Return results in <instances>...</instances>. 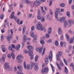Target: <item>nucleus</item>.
<instances>
[{
  "mask_svg": "<svg viewBox=\"0 0 74 74\" xmlns=\"http://www.w3.org/2000/svg\"><path fill=\"white\" fill-rule=\"evenodd\" d=\"M36 28L38 30H44V31H45L46 29H44L43 26L41 24V23L39 22L37 24H36L35 26Z\"/></svg>",
  "mask_w": 74,
  "mask_h": 74,
  "instance_id": "obj_1",
  "label": "nucleus"
},
{
  "mask_svg": "<svg viewBox=\"0 0 74 74\" xmlns=\"http://www.w3.org/2000/svg\"><path fill=\"white\" fill-rule=\"evenodd\" d=\"M24 67L25 69H26L28 70H32L33 69V67L30 64H28L26 66V62H24L23 63Z\"/></svg>",
  "mask_w": 74,
  "mask_h": 74,
  "instance_id": "obj_2",
  "label": "nucleus"
},
{
  "mask_svg": "<svg viewBox=\"0 0 74 74\" xmlns=\"http://www.w3.org/2000/svg\"><path fill=\"white\" fill-rule=\"evenodd\" d=\"M48 71H49L48 68H44L41 70V73L42 74H47L48 73Z\"/></svg>",
  "mask_w": 74,
  "mask_h": 74,
  "instance_id": "obj_3",
  "label": "nucleus"
},
{
  "mask_svg": "<svg viewBox=\"0 0 74 74\" xmlns=\"http://www.w3.org/2000/svg\"><path fill=\"white\" fill-rule=\"evenodd\" d=\"M60 9L59 8H58L56 9V11L55 13V16L56 18H58V13H60Z\"/></svg>",
  "mask_w": 74,
  "mask_h": 74,
  "instance_id": "obj_4",
  "label": "nucleus"
},
{
  "mask_svg": "<svg viewBox=\"0 0 74 74\" xmlns=\"http://www.w3.org/2000/svg\"><path fill=\"white\" fill-rule=\"evenodd\" d=\"M58 54L56 55L57 57V60L59 61L60 60V57L62 55V52L59 51L58 53Z\"/></svg>",
  "mask_w": 74,
  "mask_h": 74,
  "instance_id": "obj_5",
  "label": "nucleus"
},
{
  "mask_svg": "<svg viewBox=\"0 0 74 74\" xmlns=\"http://www.w3.org/2000/svg\"><path fill=\"white\" fill-rule=\"evenodd\" d=\"M15 14V12H12L11 15V16L10 17V19H14V20H16L17 18V16H14V15Z\"/></svg>",
  "mask_w": 74,
  "mask_h": 74,
  "instance_id": "obj_6",
  "label": "nucleus"
},
{
  "mask_svg": "<svg viewBox=\"0 0 74 74\" xmlns=\"http://www.w3.org/2000/svg\"><path fill=\"white\" fill-rule=\"evenodd\" d=\"M69 24L68 26L69 27H71L72 25V24H74V21L71 19L68 20Z\"/></svg>",
  "mask_w": 74,
  "mask_h": 74,
  "instance_id": "obj_7",
  "label": "nucleus"
},
{
  "mask_svg": "<svg viewBox=\"0 0 74 74\" xmlns=\"http://www.w3.org/2000/svg\"><path fill=\"white\" fill-rule=\"evenodd\" d=\"M29 55L30 56L31 60H32L34 58V57L33 55V51H29L28 52Z\"/></svg>",
  "mask_w": 74,
  "mask_h": 74,
  "instance_id": "obj_8",
  "label": "nucleus"
},
{
  "mask_svg": "<svg viewBox=\"0 0 74 74\" xmlns=\"http://www.w3.org/2000/svg\"><path fill=\"white\" fill-rule=\"evenodd\" d=\"M5 69H8V70L10 69V66H9V63L6 62L5 63L4 66Z\"/></svg>",
  "mask_w": 74,
  "mask_h": 74,
  "instance_id": "obj_9",
  "label": "nucleus"
},
{
  "mask_svg": "<svg viewBox=\"0 0 74 74\" xmlns=\"http://www.w3.org/2000/svg\"><path fill=\"white\" fill-rule=\"evenodd\" d=\"M48 58L50 60V62H51L52 59V51H50L49 55L48 56Z\"/></svg>",
  "mask_w": 74,
  "mask_h": 74,
  "instance_id": "obj_10",
  "label": "nucleus"
},
{
  "mask_svg": "<svg viewBox=\"0 0 74 74\" xmlns=\"http://www.w3.org/2000/svg\"><path fill=\"white\" fill-rule=\"evenodd\" d=\"M65 19V17H62L59 19V18H57V20L58 21H60L61 22H62L63 21H64Z\"/></svg>",
  "mask_w": 74,
  "mask_h": 74,
  "instance_id": "obj_11",
  "label": "nucleus"
},
{
  "mask_svg": "<svg viewBox=\"0 0 74 74\" xmlns=\"http://www.w3.org/2000/svg\"><path fill=\"white\" fill-rule=\"evenodd\" d=\"M36 50L39 53H41L42 52V48L40 47L36 48Z\"/></svg>",
  "mask_w": 74,
  "mask_h": 74,
  "instance_id": "obj_12",
  "label": "nucleus"
},
{
  "mask_svg": "<svg viewBox=\"0 0 74 74\" xmlns=\"http://www.w3.org/2000/svg\"><path fill=\"white\" fill-rule=\"evenodd\" d=\"M1 49H2L3 52H5L6 49L5 48V46L4 45H2L1 47Z\"/></svg>",
  "mask_w": 74,
  "mask_h": 74,
  "instance_id": "obj_13",
  "label": "nucleus"
},
{
  "mask_svg": "<svg viewBox=\"0 0 74 74\" xmlns=\"http://www.w3.org/2000/svg\"><path fill=\"white\" fill-rule=\"evenodd\" d=\"M17 68L18 70L20 69V71L21 72H22V71H23V69L22 68V66H18L17 67Z\"/></svg>",
  "mask_w": 74,
  "mask_h": 74,
  "instance_id": "obj_14",
  "label": "nucleus"
},
{
  "mask_svg": "<svg viewBox=\"0 0 74 74\" xmlns=\"http://www.w3.org/2000/svg\"><path fill=\"white\" fill-rule=\"evenodd\" d=\"M33 69L34 70H35V71H38V69H39V68L38 66L35 65Z\"/></svg>",
  "mask_w": 74,
  "mask_h": 74,
  "instance_id": "obj_15",
  "label": "nucleus"
},
{
  "mask_svg": "<svg viewBox=\"0 0 74 74\" xmlns=\"http://www.w3.org/2000/svg\"><path fill=\"white\" fill-rule=\"evenodd\" d=\"M7 39L8 41V42L9 43H11V40H10V39H12V37L11 36H7Z\"/></svg>",
  "mask_w": 74,
  "mask_h": 74,
  "instance_id": "obj_16",
  "label": "nucleus"
},
{
  "mask_svg": "<svg viewBox=\"0 0 74 74\" xmlns=\"http://www.w3.org/2000/svg\"><path fill=\"white\" fill-rule=\"evenodd\" d=\"M58 33L59 35H60L62 34V29L60 27H59L58 29Z\"/></svg>",
  "mask_w": 74,
  "mask_h": 74,
  "instance_id": "obj_17",
  "label": "nucleus"
},
{
  "mask_svg": "<svg viewBox=\"0 0 74 74\" xmlns=\"http://www.w3.org/2000/svg\"><path fill=\"white\" fill-rule=\"evenodd\" d=\"M64 71L65 73H69V70H68V69H67V68L66 66L64 67Z\"/></svg>",
  "mask_w": 74,
  "mask_h": 74,
  "instance_id": "obj_18",
  "label": "nucleus"
},
{
  "mask_svg": "<svg viewBox=\"0 0 74 74\" xmlns=\"http://www.w3.org/2000/svg\"><path fill=\"white\" fill-rule=\"evenodd\" d=\"M23 40H24V41H26V40H27V36H26L25 35H24L23 36Z\"/></svg>",
  "mask_w": 74,
  "mask_h": 74,
  "instance_id": "obj_19",
  "label": "nucleus"
},
{
  "mask_svg": "<svg viewBox=\"0 0 74 74\" xmlns=\"http://www.w3.org/2000/svg\"><path fill=\"white\" fill-rule=\"evenodd\" d=\"M52 32V28L51 27H49L48 29V33L50 34Z\"/></svg>",
  "mask_w": 74,
  "mask_h": 74,
  "instance_id": "obj_20",
  "label": "nucleus"
},
{
  "mask_svg": "<svg viewBox=\"0 0 74 74\" xmlns=\"http://www.w3.org/2000/svg\"><path fill=\"white\" fill-rule=\"evenodd\" d=\"M26 27H23L22 29V34H25V30H26Z\"/></svg>",
  "mask_w": 74,
  "mask_h": 74,
  "instance_id": "obj_21",
  "label": "nucleus"
},
{
  "mask_svg": "<svg viewBox=\"0 0 74 74\" xmlns=\"http://www.w3.org/2000/svg\"><path fill=\"white\" fill-rule=\"evenodd\" d=\"M11 56L13 59H15V56L14 53H11Z\"/></svg>",
  "mask_w": 74,
  "mask_h": 74,
  "instance_id": "obj_22",
  "label": "nucleus"
},
{
  "mask_svg": "<svg viewBox=\"0 0 74 74\" xmlns=\"http://www.w3.org/2000/svg\"><path fill=\"white\" fill-rule=\"evenodd\" d=\"M39 3H40L38 2L37 1H35L34 2L35 5L36 6H38V5H39Z\"/></svg>",
  "mask_w": 74,
  "mask_h": 74,
  "instance_id": "obj_23",
  "label": "nucleus"
},
{
  "mask_svg": "<svg viewBox=\"0 0 74 74\" xmlns=\"http://www.w3.org/2000/svg\"><path fill=\"white\" fill-rule=\"evenodd\" d=\"M30 36L32 37H34V32H31L30 33Z\"/></svg>",
  "mask_w": 74,
  "mask_h": 74,
  "instance_id": "obj_24",
  "label": "nucleus"
},
{
  "mask_svg": "<svg viewBox=\"0 0 74 74\" xmlns=\"http://www.w3.org/2000/svg\"><path fill=\"white\" fill-rule=\"evenodd\" d=\"M64 27H66L67 26V25H68V23L66 21H65L64 22Z\"/></svg>",
  "mask_w": 74,
  "mask_h": 74,
  "instance_id": "obj_25",
  "label": "nucleus"
},
{
  "mask_svg": "<svg viewBox=\"0 0 74 74\" xmlns=\"http://www.w3.org/2000/svg\"><path fill=\"white\" fill-rule=\"evenodd\" d=\"M41 21L42 22H44L45 21V17H42L41 19H40Z\"/></svg>",
  "mask_w": 74,
  "mask_h": 74,
  "instance_id": "obj_26",
  "label": "nucleus"
},
{
  "mask_svg": "<svg viewBox=\"0 0 74 74\" xmlns=\"http://www.w3.org/2000/svg\"><path fill=\"white\" fill-rule=\"evenodd\" d=\"M37 18L39 20H41V14H38L37 16Z\"/></svg>",
  "mask_w": 74,
  "mask_h": 74,
  "instance_id": "obj_27",
  "label": "nucleus"
},
{
  "mask_svg": "<svg viewBox=\"0 0 74 74\" xmlns=\"http://www.w3.org/2000/svg\"><path fill=\"white\" fill-rule=\"evenodd\" d=\"M20 47H21V45H18L16 46V50H19L20 49Z\"/></svg>",
  "mask_w": 74,
  "mask_h": 74,
  "instance_id": "obj_28",
  "label": "nucleus"
},
{
  "mask_svg": "<svg viewBox=\"0 0 74 74\" xmlns=\"http://www.w3.org/2000/svg\"><path fill=\"white\" fill-rule=\"evenodd\" d=\"M23 1H25L26 2V3H27V4H29L31 3V2L29 1V0H23Z\"/></svg>",
  "mask_w": 74,
  "mask_h": 74,
  "instance_id": "obj_29",
  "label": "nucleus"
},
{
  "mask_svg": "<svg viewBox=\"0 0 74 74\" xmlns=\"http://www.w3.org/2000/svg\"><path fill=\"white\" fill-rule=\"evenodd\" d=\"M51 66L52 69V71L53 73L55 72V68H54V66L52 65V64H51Z\"/></svg>",
  "mask_w": 74,
  "mask_h": 74,
  "instance_id": "obj_30",
  "label": "nucleus"
},
{
  "mask_svg": "<svg viewBox=\"0 0 74 74\" xmlns=\"http://www.w3.org/2000/svg\"><path fill=\"white\" fill-rule=\"evenodd\" d=\"M48 58H46L45 59V64H47L48 63Z\"/></svg>",
  "mask_w": 74,
  "mask_h": 74,
  "instance_id": "obj_31",
  "label": "nucleus"
},
{
  "mask_svg": "<svg viewBox=\"0 0 74 74\" xmlns=\"http://www.w3.org/2000/svg\"><path fill=\"white\" fill-rule=\"evenodd\" d=\"M65 36H66V38H67V41H69V40L70 39L69 35H68V34H65Z\"/></svg>",
  "mask_w": 74,
  "mask_h": 74,
  "instance_id": "obj_32",
  "label": "nucleus"
},
{
  "mask_svg": "<svg viewBox=\"0 0 74 74\" xmlns=\"http://www.w3.org/2000/svg\"><path fill=\"white\" fill-rule=\"evenodd\" d=\"M28 49L29 50V51H31V49H32V46L30 45H29L28 46Z\"/></svg>",
  "mask_w": 74,
  "mask_h": 74,
  "instance_id": "obj_33",
  "label": "nucleus"
},
{
  "mask_svg": "<svg viewBox=\"0 0 74 74\" xmlns=\"http://www.w3.org/2000/svg\"><path fill=\"white\" fill-rule=\"evenodd\" d=\"M21 58H22V55L20 54L19 55H18L17 58V59H18V60H19V59H21Z\"/></svg>",
  "mask_w": 74,
  "mask_h": 74,
  "instance_id": "obj_34",
  "label": "nucleus"
},
{
  "mask_svg": "<svg viewBox=\"0 0 74 74\" xmlns=\"http://www.w3.org/2000/svg\"><path fill=\"white\" fill-rule=\"evenodd\" d=\"M30 63L31 64V65L32 66V68H33V66H34L35 65V63L34 62H33L32 61Z\"/></svg>",
  "mask_w": 74,
  "mask_h": 74,
  "instance_id": "obj_35",
  "label": "nucleus"
},
{
  "mask_svg": "<svg viewBox=\"0 0 74 74\" xmlns=\"http://www.w3.org/2000/svg\"><path fill=\"white\" fill-rule=\"evenodd\" d=\"M73 40H74V39H73V38H71L69 40V42L70 44H71L73 43Z\"/></svg>",
  "mask_w": 74,
  "mask_h": 74,
  "instance_id": "obj_36",
  "label": "nucleus"
},
{
  "mask_svg": "<svg viewBox=\"0 0 74 74\" xmlns=\"http://www.w3.org/2000/svg\"><path fill=\"white\" fill-rule=\"evenodd\" d=\"M66 15L67 16H68V17H70V14L69 12L68 11L66 12Z\"/></svg>",
  "mask_w": 74,
  "mask_h": 74,
  "instance_id": "obj_37",
  "label": "nucleus"
},
{
  "mask_svg": "<svg viewBox=\"0 0 74 74\" xmlns=\"http://www.w3.org/2000/svg\"><path fill=\"white\" fill-rule=\"evenodd\" d=\"M63 60L66 65L67 66V65H68V64L67 63V61H66V59H65L64 58Z\"/></svg>",
  "mask_w": 74,
  "mask_h": 74,
  "instance_id": "obj_38",
  "label": "nucleus"
},
{
  "mask_svg": "<svg viewBox=\"0 0 74 74\" xmlns=\"http://www.w3.org/2000/svg\"><path fill=\"white\" fill-rule=\"evenodd\" d=\"M60 65L61 66H62V67H63V66H64L63 63V62L62 61H60Z\"/></svg>",
  "mask_w": 74,
  "mask_h": 74,
  "instance_id": "obj_39",
  "label": "nucleus"
},
{
  "mask_svg": "<svg viewBox=\"0 0 74 74\" xmlns=\"http://www.w3.org/2000/svg\"><path fill=\"white\" fill-rule=\"evenodd\" d=\"M65 5V4L64 3H62L61 4H60V6L62 7H64Z\"/></svg>",
  "mask_w": 74,
  "mask_h": 74,
  "instance_id": "obj_40",
  "label": "nucleus"
},
{
  "mask_svg": "<svg viewBox=\"0 0 74 74\" xmlns=\"http://www.w3.org/2000/svg\"><path fill=\"white\" fill-rule=\"evenodd\" d=\"M23 52L24 53H28V51L26 49H25L23 50Z\"/></svg>",
  "mask_w": 74,
  "mask_h": 74,
  "instance_id": "obj_41",
  "label": "nucleus"
},
{
  "mask_svg": "<svg viewBox=\"0 0 74 74\" xmlns=\"http://www.w3.org/2000/svg\"><path fill=\"white\" fill-rule=\"evenodd\" d=\"M55 45L56 46H58V45H59L58 41H56L55 42Z\"/></svg>",
  "mask_w": 74,
  "mask_h": 74,
  "instance_id": "obj_42",
  "label": "nucleus"
},
{
  "mask_svg": "<svg viewBox=\"0 0 74 74\" xmlns=\"http://www.w3.org/2000/svg\"><path fill=\"white\" fill-rule=\"evenodd\" d=\"M48 43H51L52 42V39H50L49 40L47 41Z\"/></svg>",
  "mask_w": 74,
  "mask_h": 74,
  "instance_id": "obj_43",
  "label": "nucleus"
},
{
  "mask_svg": "<svg viewBox=\"0 0 74 74\" xmlns=\"http://www.w3.org/2000/svg\"><path fill=\"white\" fill-rule=\"evenodd\" d=\"M49 16V15H47V19H48V20H51V17H50Z\"/></svg>",
  "mask_w": 74,
  "mask_h": 74,
  "instance_id": "obj_44",
  "label": "nucleus"
},
{
  "mask_svg": "<svg viewBox=\"0 0 74 74\" xmlns=\"http://www.w3.org/2000/svg\"><path fill=\"white\" fill-rule=\"evenodd\" d=\"M1 60H2L1 62L3 63H4V61L5 60V58H3V57H2L1 58Z\"/></svg>",
  "mask_w": 74,
  "mask_h": 74,
  "instance_id": "obj_45",
  "label": "nucleus"
},
{
  "mask_svg": "<svg viewBox=\"0 0 74 74\" xmlns=\"http://www.w3.org/2000/svg\"><path fill=\"white\" fill-rule=\"evenodd\" d=\"M18 62L19 63H22V60L21 59L18 60Z\"/></svg>",
  "mask_w": 74,
  "mask_h": 74,
  "instance_id": "obj_46",
  "label": "nucleus"
},
{
  "mask_svg": "<svg viewBox=\"0 0 74 74\" xmlns=\"http://www.w3.org/2000/svg\"><path fill=\"white\" fill-rule=\"evenodd\" d=\"M11 47L12 48H14V49H15L16 48V46L14 44L12 45Z\"/></svg>",
  "mask_w": 74,
  "mask_h": 74,
  "instance_id": "obj_47",
  "label": "nucleus"
},
{
  "mask_svg": "<svg viewBox=\"0 0 74 74\" xmlns=\"http://www.w3.org/2000/svg\"><path fill=\"white\" fill-rule=\"evenodd\" d=\"M45 48H44L42 53V55H44V53H45Z\"/></svg>",
  "mask_w": 74,
  "mask_h": 74,
  "instance_id": "obj_48",
  "label": "nucleus"
},
{
  "mask_svg": "<svg viewBox=\"0 0 74 74\" xmlns=\"http://www.w3.org/2000/svg\"><path fill=\"white\" fill-rule=\"evenodd\" d=\"M60 38L61 40H63V39H64V37H63V35H61Z\"/></svg>",
  "mask_w": 74,
  "mask_h": 74,
  "instance_id": "obj_49",
  "label": "nucleus"
},
{
  "mask_svg": "<svg viewBox=\"0 0 74 74\" xmlns=\"http://www.w3.org/2000/svg\"><path fill=\"white\" fill-rule=\"evenodd\" d=\"M10 32L12 36H13V29H10Z\"/></svg>",
  "mask_w": 74,
  "mask_h": 74,
  "instance_id": "obj_50",
  "label": "nucleus"
},
{
  "mask_svg": "<svg viewBox=\"0 0 74 74\" xmlns=\"http://www.w3.org/2000/svg\"><path fill=\"white\" fill-rule=\"evenodd\" d=\"M45 36L47 38H48L49 37V35L48 34H45Z\"/></svg>",
  "mask_w": 74,
  "mask_h": 74,
  "instance_id": "obj_51",
  "label": "nucleus"
},
{
  "mask_svg": "<svg viewBox=\"0 0 74 74\" xmlns=\"http://www.w3.org/2000/svg\"><path fill=\"white\" fill-rule=\"evenodd\" d=\"M19 18H17V21H16V22H17V24H18V25H19Z\"/></svg>",
  "mask_w": 74,
  "mask_h": 74,
  "instance_id": "obj_52",
  "label": "nucleus"
},
{
  "mask_svg": "<svg viewBox=\"0 0 74 74\" xmlns=\"http://www.w3.org/2000/svg\"><path fill=\"white\" fill-rule=\"evenodd\" d=\"M52 0H50L49 1V6H51V5H52Z\"/></svg>",
  "mask_w": 74,
  "mask_h": 74,
  "instance_id": "obj_53",
  "label": "nucleus"
},
{
  "mask_svg": "<svg viewBox=\"0 0 74 74\" xmlns=\"http://www.w3.org/2000/svg\"><path fill=\"white\" fill-rule=\"evenodd\" d=\"M35 29V27H34V26H32V27L31 28V30L33 31V30H34Z\"/></svg>",
  "mask_w": 74,
  "mask_h": 74,
  "instance_id": "obj_54",
  "label": "nucleus"
},
{
  "mask_svg": "<svg viewBox=\"0 0 74 74\" xmlns=\"http://www.w3.org/2000/svg\"><path fill=\"white\" fill-rule=\"evenodd\" d=\"M4 15H3V14H1V16L0 17V18L1 19H3L4 18Z\"/></svg>",
  "mask_w": 74,
  "mask_h": 74,
  "instance_id": "obj_55",
  "label": "nucleus"
},
{
  "mask_svg": "<svg viewBox=\"0 0 74 74\" xmlns=\"http://www.w3.org/2000/svg\"><path fill=\"white\" fill-rule=\"evenodd\" d=\"M41 13V12L40 11V9H38V15H40V13Z\"/></svg>",
  "mask_w": 74,
  "mask_h": 74,
  "instance_id": "obj_56",
  "label": "nucleus"
},
{
  "mask_svg": "<svg viewBox=\"0 0 74 74\" xmlns=\"http://www.w3.org/2000/svg\"><path fill=\"white\" fill-rule=\"evenodd\" d=\"M50 14L51 15H53V12H52V10H50Z\"/></svg>",
  "mask_w": 74,
  "mask_h": 74,
  "instance_id": "obj_57",
  "label": "nucleus"
},
{
  "mask_svg": "<svg viewBox=\"0 0 74 74\" xmlns=\"http://www.w3.org/2000/svg\"><path fill=\"white\" fill-rule=\"evenodd\" d=\"M4 36L3 35H2V36L1 37V41H3L4 40Z\"/></svg>",
  "mask_w": 74,
  "mask_h": 74,
  "instance_id": "obj_58",
  "label": "nucleus"
},
{
  "mask_svg": "<svg viewBox=\"0 0 74 74\" xmlns=\"http://www.w3.org/2000/svg\"><path fill=\"white\" fill-rule=\"evenodd\" d=\"M40 43L41 44H44V40H41L40 41Z\"/></svg>",
  "mask_w": 74,
  "mask_h": 74,
  "instance_id": "obj_59",
  "label": "nucleus"
},
{
  "mask_svg": "<svg viewBox=\"0 0 74 74\" xmlns=\"http://www.w3.org/2000/svg\"><path fill=\"white\" fill-rule=\"evenodd\" d=\"M20 8H23V5L22 4H21L20 5Z\"/></svg>",
  "mask_w": 74,
  "mask_h": 74,
  "instance_id": "obj_60",
  "label": "nucleus"
},
{
  "mask_svg": "<svg viewBox=\"0 0 74 74\" xmlns=\"http://www.w3.org/2000/svg\"><path fill=\"white\" fill-rule=\"evenodd\" d=\"M72 0H69V4H71V3H72Z\"/></svg>",
  "mask_w": 74,
  "mask_h": 74,
  "instance_id": "obj_61",
  "label": "nucleus"
},
{
  "mask_svg": "<svg viewBox=\"0 0 74 74\" xmlns=\"http://www.w3.org/2000/svg\"><path fill=\"white\" fill-rule=\"evenodd\" d=\"M2 57L3 58H5V59L6 58V55L5 54H4L2 56Z\"/></svg>",
  "mask_w": 74,
  "mask_h": 74,
  "instance_id": "obj_62",
  "label": "nucleus"
},
{
  "mask_svg": "<svg viewBox=\"0 0 74 74\" xmlns=\"http://www.w3.org/2000/svg\"><path fill=\"white\" fill-rule=\"evenodd\" d=\"M58 69L59 70H61L62 68H61V67L60 66H58Z\"/></svg>",
  "mask_w": 74,
  "mask_h": 74,
  "instance_id": "obj_63",
  "label": "nucleus"
},
{
  "mask_svg": "<svg viewBox=\"0 0 74 74\" xmlns=\"http://www.w3.org/2000/svg\"><path fill=\"white\" fill-rule=\"evenodd\" d=\"M5 31H4V29H1V32L2 33H4L5 32Z\"/></svg>",
  "mask_w": 74,
  "mask_h": 74,
  "instance_id": "obj_64",
  "label": "nucleus"
}]
</instances>
